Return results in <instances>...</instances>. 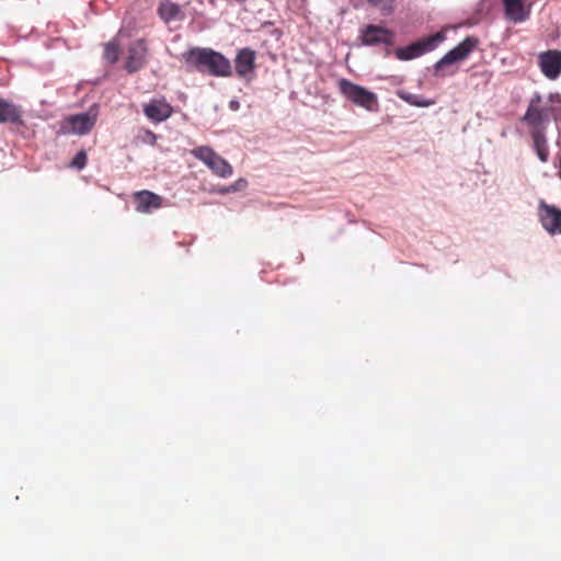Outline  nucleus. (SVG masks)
Listing matches in <instances>:
<instances>
[{"mask_svg": "<svg viewBox=\"0 0 561 561\" xmlns=\"http://www.w3.org/2000/svg\"><path fill=\"white\" fill-rule=\"evenodd\" d=\"M186 66L214 77H230L231 64L221 53L211 48L194 47L182 54Z\"/></svg>", "mask_w": 561, "mask_h": 561, "instance_id": "obj_1", "label": "nucleus"}, {"mask_svg": "<svg viewBox=\"0 0 561 561\" xmlns=\"http://www.w3.org/2000/svg\"><path fill=\"white\" fill-rule=\"evenodd\" d=\"M337 87L340 93L354 105L368 112L378 111L379 102L376 93L345 78L339 80Z\"/></svg>", "mask_w": 561, "mask_h": 561, "instance_id": "obj_2", "label": "nucleus"}, {"mask_svg": "<svg viewBox=\"0 0 561 561\" xmlns=\"http://www.w3.org/2000/svg\"><path fill=\"white\" fill-rule=\"evenodd\" d=\"M542 96L536 92L529 100L528 106L522 122L529 127V135H534L536 131L546 133L549 124L550 113L553 111L552 107H545L541 105Z\"/></svg>", "mask_w": 561, "mask_h": 561, "instance_id": "obj_3", "label": "nucleus"}, {"mask_svg": "<svg viewBox=\"0 0 561 561\" xmlns=\"http://www.w3.org/2000/svg\"><path fill=\"white\" fill-rule=\"evenodd\" d=\"M191 154L206 164L219 178L227 179L233 173L231 164L208 146L196 147L191 150Z\"/></svg>", "mask_w": 561, "mask_h": 561, "instance_id": "obj_4", "label": "nucleus"}, {"mask_svg": "<svg viewBox=\"0 0 561 561\" xmlns=\"http://www.w3.org/2000/svg\"><path fill=\"white\" fill-rule=\"evenodd\" d=\"M444 39L445 35L438 32L414 42L407 47L398 48L394 54L400 60H410L434 50Z\"/></svg>", "mask_w": 561, "mask_h": 561, "instance_id": "obj_5", "label": "nucleus"}, {"mask_svg": "<svg viewBox=\"0 0 561 561\" xmlns=\"http://www.w3.org/2000/svg\"><path fill=\"white\" fill-rule=\"evenodd\" d=\"M98 119V111L93 107L87 113L76 114L64 121L62 129L76 135H87L94 127Z\"/></svg>", "mask_w": 561, "mask_h": 561, "instance_id": "obj_6", "label": "nucleus"}, {"mask_svg": "<svg viewBox=\"0 0 561 561\" xmlns=\"http://www.w3.org/2000/svg\"><path fill=\"white\" fill-rule=\"evenodd\" d=\"M538 217L542 228L550 234L561 233V209L540 201Z\"/></svg>", "mask_w": 561, "mask_h": 561, "instance_id": "obj_7", "label": "nucleus"}, {"mask_svg": "<svg viewBox=\"0 0 561 561\" xmlns=\"http://www.w3.org/2000/svg\"><path fill=\"white\" fill-rule=\"evenodd\" d=\"M538 66L549 80H556L561 73V50L550 49L538 55Z\"/></svg>", "mask_w": 561, "mask_h": 561, "instance_id": "obj_8", "label": "nucleus"}, {"mask_svg": "<svg viewBox=\"0 0 561 561\" xmlns=\"http://www.w3.org/2000/svg\"><path fill=\"white\" fill-rule=\"evenodd\" d=\"M148 47L144 39H137L128 47L125 68L129 73L142 69L147 64Z\"/></svg>", "mask_w": 561, "mask_h": 561, "instance_id": "obj_9", "label": "nucleus"}, {"mask_svg": "<svg viewBox=\"0 0 561 561\" xmlns=\"http://www.w3.org/2000/svg\"><path fill=\"white\" fill-rule=\"evenodd\" d=\"M362 42L365 45L383 44L392 46L394 44V33L386 27L370 24L362 30Z\"/></svg>", "mask_w": 561, "mask_h": 561, "instance_id": "obj_10", "label": "nucleus"}, {"mask_svg": "<svg viewBox=\"0 0 561 561\" xmlns=\"http://www.w3.org/2000/svg\"><path fill=\"white\" fill-rule=\"evenodd\" d=\"M142 111L145 116L156 124L167 121L174 112L164 98L150 100L142 105Z\"/></svg>", "mask_w": 561, "mask_h": 561, "instance_id": "obj_11", "label": "nucleus"}, {"mask_svg": "<svg viewBox=\"0 0 561 561\" xmlns=\"http://www.w3.org/2000/svg\"><path fill=\"white\" fill-rule=\"evenodd\" d=\"M256 53L251 48H241L234 58L236 73L240 78H248L254 72Z\"/></svg>", "mask_w": 561, "mask_h": 561, "instance_id": "obj_12", "label": "nucleus"}, {"mask_svg": "<svg viewBox=\"0 0 561 561\" xmlns=\"http://www.w3.org/2000/svg\"><path fill=\"white\" fill-rule=\"evenodd\" d=\"M136 210L139 213H151L162 206V197L150 191H140L134 194Z\"/></svg>", "mask_w": 561, "mask_h": 561, "instance_id": "obj_13", "label": "nucleus"}, {"mask_svg": "<svg viewBox=\"0 0 561 561\" xmlns=\"http://www.w3.org/2000/svg\"><path fill=\"white\" fill-rule=\"evenodd\" d=\"M158 14L165 23L182 21L185 18L182 8L170 0H164L159 4Z\"/></svg>", "mask_w": 561, "mask_h": 561, "instance_id": "obj_14", "label": "nucleus"}, {"mask_svg": "<svg viewBox=\"0 0 561 561\" xmlns=\"http://www.w3.org/2000/svg\"><path fill=\"white\" fill-rule=\"evenodd\" d=\"M0 123L22 124L19 106L0 98Z\"/></svg>", "mask_w": 561, "mask_h": 561, "instance_id": "obj_15", "label": "nucleus"}, {"mask_svg": "<svg viewBox=\"0 0 561 561\" xmlns=\"http://www.w3.org/2000/svg\"><path fill=\"white\" fill-rule=\"evenodd\" d=\"M504 11L508 20L517 23L527 19L528 12L525 10L522 0H504Z\"/></svg>", "mask_w": 561, "mask_h": 561, "instance_id": "obj_16", "label": "nucleus"}, {"mask_svg": "<svg viewBox=\"0 0 561 561\" xmlns=\"http://www.w3.org/2000/svg\"><path fill=\"white\" fill-rule=\"evenodd\" d=\"M533 142H534V149L541 162H547L549 159V147L548 141L546 137V133L536 131L534 135H530Z\"/></svg>", "mask_w": 561, "mask_h": 561, "instance_id": "obj_17", "label": "nucleus"}, {"mask_svg": "<svg viewBox=\"0 0 561 561\" xmlns=\"http://www.w3.org/2000/svg\"><path fill=\"white\" fill-rule=\"evenodd\" d=\"M478 44H479L478 38L468 36L461 43H459L455 48H453V50H454L455 55H457L460 60H463L478 46Z\"/></svg>", "mask_w": 561, "mask_h": 561, "instance_id": "obj_18", "label": "nucleus"}, {"mask_svg": "<svg viewBox=\"0 0 561 561\" xmlns=\"http://www.w3.org/2000/svg\"><path fill=\"white\" fill-rule=\"evenodd\" d=\"M400 98L404 100L407 103L417 106V107H426L430 105H433L435 103L434 100H425L420 98L419 95L411 94V93H400Z\"/></svg>", "mask_w": 561, "mask_h": 561, "instance_id": "obj_19", "label": "nucleus"}, {"mask_svg": "<svg viewBox=\"0 0 561 561\" xmlns=\"http://www.w3.org/2000/svg\"><path fill=\"white\" fill-rule=\"evenodd\" d=\"M373 7L379 9L382 14H390L393 12L397 0H366Z\"/></svg>", "mask_w": 561, "mask_h": 561, "instance_id": "obj_20", "label": "nucleus"}, {"mask_svg": "<svg viewBox=\"0 0 561 561\" xmlns=\"http://www.w3.org/2000/svg\"><path fill=\"white\" fill-rule=\"evenodd\" d=\"M119 56V46L117 43L110 42L104 47V58L111 62L114 64L118 60Z\"/></svg>", "mask_w": 561, "mask_h": 561, "instance_id": "obj_21", "label": "nucleus"}, {"mask_svg": "<svg viewBox=\"0 0 561 561\" xmlns=\"http://www.w3.org/2000/svg\"><path fill=\"white\" fill-rule=\"evenodd\" d=\"M461 61L457 55H455L454 50H449L443 58H440L435 64L436 71H440L445 66L451 65L454 62Z\"/></svg>", "mask_w": 561, "mask_h": 561, "instance_id": "obj_22", "label": "nucleus"}, {"mask_svg": "<svg viewBox=\"0 0 561 561\" xmlns=\"http://www.w3.org/2000/svg\"><path fill=\"white\" fill-rule=\"evenodd\" d=\"M88 157L84 150H80L70 162V167L82 170L87 165Z\"/></svg>", "mask_w": 561, "mask_h": 561, "instance_id": "obj_23", "label": "nucleus"}, {"mask_svg": "<svg viewBox=\"0 0 561 561\" xmlns=\"http://www.w3.org/2000/svg\"><path fill=\"white\" fill-rule=\"evenodd\" d=\"M247 185H248L247 180H244V179H239V180H238V181H236L233 184H231V185L226 190V192H236V191H239V190L244 188Z\"/></svg>", "mask_w": 561, "mask_h": 561, "instance_id": "obj_24", "label": "nucleus"}, {"mask_svg": "<svg viewBox=\"0 0 561 561\" xmlns=\"http://www.w3.org/2000/svg\"><path fill=\"white\" fill-rule=\"evenodd\" d=\"M157 139H158V137L153 131H151L149 129L145 130V138H144L145 141H148L151 145H156Z\"/></svg>", "mask_w": 561, "mask_h": 561, "instance_id": "obj_25", "label": "nucleus"}, {"mask_svg": "<svg viewBox=\"0 0 561 561\" xmlns=\"http://www.w3.org/2000/svg\"><path fill=\"white\" fill-rule=\"evenodd\" d=\"M229 107H230L232 111H237V110H239L240 104H239V102H238V101L232 100V101H230V103H229Z\"/></svg>", "mask_w": 561, "mask_h": 561, "instance_id": "obj_26", "label": "nucleus"}]
</instances>
